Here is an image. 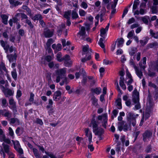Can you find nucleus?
<instances>
[{
  "instance_id": "nucleus-53",
  "label": "nucleus",
  "mask_w": 158,
  "mask_h": 158,
  "mask_svg": "<svg viewBox=\"0 0 158 158\" xmlns=\"http://www.w3.org/2000/svg\"><path fill=\"white\" fill-rule=\"evenodd\" d=\"M9 134V135L11 136L12 139L14 138V131L11 127H9L8 128Z\"/></svg>"
},
{
  "instance_id": "nucleus-1",
  "label": "nucleus",
  "mask_w": 158,
  "mask_h": 158,
  "mask_svg": "<svg viewBox=\"0 0 158 158\" xmlns=\"http://www.w3.org/2000/svg\"><path fill=\"white\" fill-rule=\"evenodd\" d=\"M127 122L124 121L118 123V129L120 131L123 130L125 132L128 130L131 131V124L133 127L136 126V124L135 115L133 113H127Z\"/></svg>"
},
{
  "instance_id": "nucleus-50",
  "label": "nucleus",
  "mask_w": 158,
  "mask_h": 158,
  "mask_svg": "<svg viewBox=\"0 0 158 158\" xmlns=\"http://www.w3.org/2000/svg\"><path fill=\"white\" fill-rule=\"evenodd\" d=\"M89 48V46L87 45L86 46H84L83 48V52L82 53L83 55L86 54V53L88 52V50Z\"/></svg>"
},
{
  "instance_id": "nucleus-56",
  "label": "nucleus",
  "mask_w": 158,
  "mask_h": 158,
  "mask_svg": "<svg viewBox=\"0 0 158 158\" xmlns=\"http://www.w3.org/2000/svg\"><path fill=\"white\" fill-rule=\"evenodd\" d=\"M148 40L147 39L144 40H141L139 41V43L141 46H144L148 43Z\"/></svg>"
},
{
  "instance_id": "nucleus-59",
  "label": "nucleus",
  "mask_w": 158,
  "mask_h": 158,
  "mask_svg": "<svg viewBox=\"0 0 158 158\" xmlns=\"http://www.w3.org/2000/svg\"><path fill=\"white\" fill-rule=\"evenodd\" d=\"M63 61H64L67 60H70V57L69 55L66 54L63 57H62Z\"/></svg>"
},
{
  "instance_id": "nucleus-6",
  "label": "nucleus",
  "mask_w": 158,
  "mask_h": 158,
  "mask_svg": "<svg viewBox=\"0 0 158 158\" xmlns=\"http://www.w3.org/2000/svg\"><path fill=\"white\" fill-rule=\"evenodd\" d=\"M54 32V30L53 29H44L43 34L45 37L49 38L53 36Z\"/></svg>"
},
{
  "instance_id": "nucleus-17",
  "label": "nucleus",
  "mask_w": 158,
  "mask_h": 158,
  "mask_svg": "<svg viewBox=\"0 0 158 158\" xmlns=\"http://www.w3.org/2000/svg\"><path fill=\"white\" fill-rule=\"evenodd\" d=\"M90 125V126H89L90 127L91 126V125L92 126L93 132H95L96 130H97L98 128V124L94 119H93L92 120Z\"/></svg>"
},
{
  "instance_id": "nucleus-3",
  "label": "nucleus",
  "mask_w": 158,
  "mask_h": 158,
  "mask_svg": "<svg viewBox=\"0 0 158 158\" xmlns=\"http://www.w3.org/2000/svg\"><path fill=\"white\" fill-rule=\"evenodd\" d=\"M0 43L6 53H8V51L10 53L14 51H15V48L12 46L10 47V45L7 44V41H5L2 40H1L0 41Z\"/></svg>"
},
{
  "instance_id": "nucleus-31",
  "label": "nucleus",
  "mask_w": 158,
  "mask_h": 158,
  "mask_svg": "<svg viewBox=\"0 0 158 158\" xmlns=\"http://www.w3.org/2000/svg\"><path fill=\"white\" fill-rule=\"evenodd\" d=\"M17 15L21 16V20L23 21L24 19H25V21L27 20H29V18L24 13H17Z\"/></svg>"
},
{
  "instance_id": "nucleus-60",
  "label": "nucleus",
  "mask_w": 158,
  "mask_h": 158,
  "mask_svg": "<svg viewBox=\"0 0 158 158\" xmlns=\"http://www.w3.org/2000/svg\"><path fill=\"white\" fill-rule=\"evenodd\" d=\"M135 19L133 17H132L130 19L128 20L127 23L129 25L132 23H134L135 22Z\"/></svg>"
},
{
  "instance_id": "nucleus-12",
  "label": "nucleus",
  "mask_w": 158,
  "mask_h": 158,
  "mask_svg": "<svg viewBox=\"0 0 158 158\" xmlns=\"http://www.w3.org/2000/svg\"><path fill=\"white\" fill-rule=\"evenodd\" d=\"M92 52V49H88V52L86 53V56L81 59V61L82 62H85L86 61L90 60L91 59V54L90 52Z\"/></svg>"
},
{
  "instance_id": "nucleus-30",
  "label": "nucleus",
  "mask_w": 158,
  "mask_h": 158,
  "mask_svg": "<svg viewBox=\"0 0 158 158\" xmlns=\"http://www.w3.org/2000/svg\"><path fill=\"white\" fill-rule=\"evenodd\" d=\"M141 20L144 23L148 25L149 20V17L147 15L142 17H141Z\"/></svg>"
},
{
  "instance_id": "nucleus-36",
  "label": "nucleus",
  "mask_w": 158,
  "mask_h": 158,
  "mask_svg": "<svg viewBox=\"0 0 158 158\" xmlns=\"http://www.w3.org/2000/svg\"><path fill=\"white\" fill-rule=\"evenodd\" d=\"M42 17L40 14H37L35 15L34 17L31 18V19L33 20L34 21L36 20H40L42 19Z\"/></svg>"
},
{
  "instance_id": "nucleus-26",
  "label": "nucleus",
  "mask_w": 158,
  "mask_h": 158,
  "mask_svg": "<svg viewBox=\"0 0 158 158\" xmlns=\"http://www.w3.org/2000/svg\"><path fill=\"white\" fill-rule=\"evenodd\" d=\"M95 135H102L104 133V129L101 128H98L97 130H96L95 132H93Z\"/></svg>"
},
{
  "instance_id": "nucleus-49",
  "label": "nucleus",
  "mask_w": 158,
  "mask_h": 158,
  "mask_svg": "<svg viewBox=\"0 0 158 158\" xmlns=\"http://www.w3.org/2000/svg\"><path fill=\"white\" fill-rule=\"evenodd\" d=\"M92 104L95 106L98 105V100L94 96H93L91 98Z\"/></svg>"
},
{
  "instance_id": "nucleus-27",
  "label": "nucleus",
  "mask_w": 158,
  "mask_h": 158,
  "mask_svg": "<svg viewBox=\"0 0 158 158\" xmlns=\"http://www.w3.org/2000/svg\"><path fill=\"white\" fill-rule=\"evenodd\" d=\"M137 51V48L135 47H131L129 51V55L131 56H134Z\"/></svg>"
},
{
  "instance_id": "nucleus-11",
  "label": "nucleus",
  "mask_w": 158,
  "mask_h": 158,
  "mask_svg": "<svg viewBox=\"0 0 158 158\" xmlns=\"http://www.w3.org/2000/svg\"><path fill=\"white\" fill-rule=\"evenodd\" d=\"M14 148L19 154H22L23 153V151L21 148L19 142L16 141V143L14 144Z\"/></svg>"
},
{
  "instance_id": "nucleus-21",
  "label": "nucleus",
  "mask_w": 158,
  "mask_h": 158,
  "mask_svg": "<svg viewBox=\"0 0 158 158\" xmlns=\"http://www.w3.org/2000/svg\"><path fill=\"white\" fill-rule=\"evenodd\" d=\"M124 42V40L123 38H118L115 42L116 44L117 43V46L118 48H120L123 46Z\"/></svg>"
},
{
  "instance_id": "nucleus-29",
  "label": "nucleus",
  "mask_w": 158,
  "mask_h": 158,
  "mask_svg": "<svg viewBox=\"0 0 158 158\" xmlns=\"http://www.w3.org/2000/svg\"><path fill=\"white\" fill-rule=\"evenodd\" d=\"M103 121L102 122V126L104 128H106V127L107 121V114H104L103 116Z\"/></svg>"
},
{
  "instance_id": "nucleus-13",
  "label": "nucleus",
  "mask_w": 158,
  "mask_h": 158,
  "mask_svg": "<svg viewBox=\"0 0 158 158\" xmlns=\"http://www.w3.org/2000/svg\"><path fill=\"white\" fill-rule=\"evenodd\" d=\"M8 0L10 5V7L11 8L16 7L19 5H21L22 3V2H20L18 1L15 0Z\"/></svg>"
},
{
  "instance_id": "nucleus-57",
  "label": "nucleus",
  "mask_w": 158,
  "mask_h": 158,
  "mask_svg": "<svg viewBox=\"0 0 158 158\" xmlns=\"http://www.w3.org/2000/svg\"><path fill=\"white\" fill-rule=\"evenodd\" d=\"M79 15L81 16H84L86 14V12L84 10L81 9H80L79 10Z\"/></svg>"
},
{
  "instance_id": "nucleus-39",
  "label": "nucleus",
  "mask_w": 158,
  "mask_h": 158,
  "mask_svg": "<svg viewBox=\"0 0 158 158\" xmlns=\"http://www.w3.org/2000/svg\"><path fill=\"white\" fill-rule=\"evenodd\" d=\"M2 70L6 73L7 72V70L5 67V64L3 62H1L0 63V71L2 72Z\"/></svg>"
},
{
  "instance_id": "nucleus-61",
  "label": "nucleus",
  "mask_w": 158,
  "mask_h": 158,
  "mask_svg": "<svg viewBox=\"0 0 158 158\" xmlns=\"http://www.w3.org/2000/svg\"><path fill=\"white\" fill-rule=\"evenodd\" d=\"M45 60L48 62H51V61L53 59L51 56H47L45 57Z\"/></svg>"
},
{
  "instance_id": "nucleus-25",
  "label": "nucleus",
  "mask_w": 158,
  "mask_h": 158,
  "mask_svg": "<svg viewBox=\"0 0 158 158\" xmlns=\"http://www.w3.org/2000/svg\"><path fill=\"white\" fill-rule=\"evenodd\" d=\"M6 97L9 96H12L14 94V92L10 89H7L4 93Z\"/></svg>"
},
{
  "instance_id": "nucleus-23",
  "label": "nucleus",
  "mask_w": 158,
  "mask_h": 158,
  "mask_svg": "<svg viewBox=\"0 0 158 158\" xmlns=\"http://www.w3.org/2000/svg\"><path fill=\"white\" fill-rule=\"evenodd\" d=\"M124 78L123 77H120L119 80V85L121 88L123 90L126 89V86L124 83Z\"/></svg>"
},
{
  "instance_id": "nucleus-22",
  "label": "nucleus",
  "mask_w": 158,
  "mask_h": 158,
  "mask_svg": "<svg viewBox=\"0 0 158 158\" xmlns=\"http://www.w3.org/2000/svg\"><path fill=\"white\" fill-rule=\"evenodd\" d=\"M0 17L2 19V22L5 25H7L8 16L6 15L2 14L0 15Z\"/></svg>"
},
{
  "instance_id": "nucleus-52",
  "label": "nucleus",
  "mask_w": 158,
  "mask_h": 158,
  "mask_svg": "<svg viewBox=\"0 0 158 158\" xmlns=\"http://www.w3.org/2000/svg\"><path fill=\"white\" fill-rule=\"evenodd\" d=\"M61 92L60 91H57L54 93L53 96L56 97H58V98H59V99H60L61 96Z\"/></svg>"
},
{
  "instance_id": "nucleus-28",
  "label": "nucleus",
  "mask_w": 158,
  "mask_h": 158,
  "mask_svg": "<svg viewBox=\"0 0 158 158\" xmlns=\"http://www.w3.org/2000/svg\"><path fill=\"white\" fill-rule=\"evenodd\" d=\"M77 11V10L76 9H75L72 11V18L73 19H76L78 18L79 16Z\"/></svg>"
},
{
  "instance_id": "nucleus-55",
  "label": "nucleus",
  "mask_w": 158,
  "mask_h": 158,
  "mask_svg": "<svg viewBox=\"0 0 158 158\" xmlns=\"http://www.w3.org/2000/svg\"><path fill=\"white\" fill-rule=\"evenodd\" d=\"M89 82L90 83V86L92 87L95 85L97 82V80L96 79H94L92 80L89 81Z\"/></svg>"
},
{
  "instance_id": "nucleus-20",
  "label": "nucleus",
  "mask_w": 158,
  "mask_h": 158,
  "mask_svg": "<svg viewBox=\"0 0 158 158\" xmlns=\"http://www.w3.org/2000/svg\"><path fill=\"white\" fill-rule=\"evenodd\" d=\"M147 60V58L146 57H143L142 60L139 63V65L141 69H144L145 68V65L146 64V61Z\"/></svg>"
},
{
  "instance_id": "nucleus-47",
  "label": "nucleus",
  "mask_w": 158,
  "mask_h": 158,
  "mask_svg": "<svg viewBox=\"0 0 158 158\" xmlns=\"http://www.w3.org/2000/svg\"><path fill=\"white\" fill-rule=\"evenodd\" d=\"M72 64V62L70 60L64 61V66L67 67H71Z\"/></svg>"
},
{
  "instance_id": "nucleus-4",
  "label": "nucleus",
  "mask_w": 158,
  "mask_h": 158,
  "mask_svg": "<svg viewBox=\"0 0 158 158\" xmlns=\"http://www.w3.org/2000/svg\"><path fill=\"white\" fill-rule=\"evenodd\" d=\"M66 69V68H64L56 71V73L57 75L56 79V81L57 83H58L60 82V78H64V77L66 76V74L67 72Z\"/></svg>"
},
{
  "instance_id": "nucleus-40",
  "label": "nucleus",
  "mask_w": 158,
  "mask_h": 158,
  "mask_svg": "<svg viewBox=\"0 0 158 158\" xmlns=\"http://www.w3.org/2000/svg\"><path fill=\"white\" fill-rule=\"evenodd\" d=\"M135 70L136 74L137 76L140 78L141 79L142 78V76H143V74L142 72L141 71L139 70L137 67H136V68L135 69Z\"/></svg>"
},
{
  "instance_id": "nucleus-38",
  "label": "nucleus",
  "mask_w": 158,
  "mask_h": 158,
  "mask_svg": "<svg viewBox=\"0 0 158 158\" xmlns=\"http://www.w3.org/2000/svg\"><path fill=\"white\" fill-rule=\"evenodd\" d=\"M11 76L15 81L17 80V74L16 72V69H14L11 72Z\"/></svg>"
},
{
  "instance_id": "nucleus-16",
  "label": "nucleus",
  "mask_w": 158,
  "mask_h": 158,
  "mask_svg": "<svg viewBox=\"0 0 158 158\" xmlns=\"http://www.w3.org/2000/svg\"><path fill=\"white\" fill-rule=\"evenodd\" d=\"M10 118H7V119L8 121H10V124L15 123L16 125H19L20 124V121L18 118H12L10 119Z\"/></svg>"
},
{
  "instance_id": "nucleus-2",
  "label": "nucleus",
  "mask_w": 158,
  "mask_h": 158,
  "mask_svg": "<svg viewBox=\"0 0 158 158\" xmlns=\"http://www.w3.org/2000/svg\"><path fill=\"white\" fill-rule=\"evenodd\" d=\"M139 94L135 89L133 92L132 100L133 102L136 104L135 107L136 110H138L141 108L139 103Z\"/></svg>"
},
{
  "instance_id": "nucleus-62",
  "label": "nucleus",
  "mask_w": 158,
  "mask_h": 158,
  "mask_svg": "<svg viewBox=\"0 0 158 158\" xmlns=\"http://www.w3.org/2000/svg\"><path fill=\"white\" fill-rule=\"evenodd\" d=\"M134 34V30H132V31H131L128 33L127 35V38H130L132 37L133 36Z\"/></svg>"
},
{
  "instance_id": "nucleus-58",
  "label": "nucleus",
  "mask_w": 158,
  "mask_h": 158,
  "mask_svg": "<svg viewBox=\"0 0 158 158\" xmlns=\"http://www.w3.org/2000/svg\"><path fill=\"white\" fill-rule=\"evenodd\" d=\"M107 31L104 28H102L100 30V36L103 37V36L106 34Z\"/></svg>"
},
{
  "instance_id": "nucleus-15",
  "label": "nucleus",
  "mask_w": 158,
  "mask_h": 158,
  "mask_svg": "<svg viewBox=\"0 0 158 158\" xmlns=\"http://www.w3.org/2000/svg\"><path fill=\"white\" fill-rule=\"evenodd\" d=\"M19 15H17V13L15 15L14 17L12 18V19H10L9 21V23L10 24V27H12L13 26V22L14 23H19L18 21L19 20L17 18V17H19Z\"/></svg>"
},
{
  "instance_id": "nucleus-43",
  "label": "nucleus",
  "mask_w": 158,
  "mask_h": 158,
  "mask_svg": "<svg viewBox=\"0 0 158 158\" xmlns=\"http://www.w3.org/2000/svg\"><path fill=\"white\" fill-rule=\"evenodd\" d=\"M11 106H10V108L11 109L13 112L14 113V114H15L17 112V108L16 106V104L11 105Z\"/></svg>"
},
{
  "instance_id": "nucleus-14",
  "label": "nucleus",
  "mask_w": 158,
  "mask_h": 158,
  "mask_svg": "<svg viewBox=\"0 0 158 158\" xmlns=\"http://www.w3.org/2000/svg\"><path fill=\"white\" fill-rule=\"evenodd\" d=\"M85 135L88 137V141L89 143L90 144L92 142V134L91 132L89 131L88 128H86L85 129Z\"/></svg>"
},
{
  "instance_id": "nucleus-45",
  "label": "nucleus",
  "mask_w": 158,
  "mask_h": 158,
  "mask_svg": "<svg viewBox=\"0 0 158 158\" xmlns=\"http://www.w3.org/2000/svg\"><path fill=\"white\" fill-rule=\"evenodd\" d=\"M54 42V41L52 38H50L48 39L46 43V45L47 47H50L51 46V45Z\"/></svg>"
},
{
  "instance_id": "nucleus-51",
  "label": "nucleus",
  "mask_w": 158,
  "mask_h": 158,
  "mask_svg": "<svg viewBox=\"0 0 158 158\" xmlns=\"http://www.w3.org/2000/svg\"><path fill=\"white\" fill-rule=\"evenodd\" d=\"M148 94L147 98V100L148 102L149 103H151L152 102V98L151 94L149 90L148 91Z\"/></svg>"
},
{
  "instance_id": "nucleus-19",
  "label": "nucleus",
  "mask_w": 158,
  "mask_h": 158,
  "mask_svg": "<svg viewBox=\"0 0 158 158\" xmlns=\"http://www.w3.org/2000/svg\"><path fill=\"white\" fill-rule=\"evenodd\" d=\"M45 153L46 155L49 156L50 158H62L64 156L63 155H62L56 156L52 152L45 151Z\"/></svg>"
},
{
  "instance_id": "nucleus-41",
  "label": "nucleus",
  "mask_w": 158,
  "mask_h": 158,
  "mask_svg": "<svg viewBox=\"0 0 158 158\" xmlns=\"http://www.w3.org/2000/svg\"><path fill=\"white\" fill-rule=\"evenodd\" d=\"M71 13V10H68L67 11L65 12L64 15V17L67 19H70Z\"/></svg>"
},
{
  "instance_id": "nucleus-34",
  "label": "nucleus",
  "mask_w": 158,
  "mask_h": 158,
  "mask_svg": "<svg viewBox=\"0 0 158 158\" xmlns=\"http://www.w3.org/2000/svg\"><path fill=\"white\" fill-rule=\"evenodd\" d=\"M25 23H26L28 25L31 30H35L34 27L33 25L32 24L31 21V19L30 18H29V20H27V21H26L25 22Z\"/></svg>"
},
{
  "instance_id": "nucleus-9",
  "label": "nucleus",
  "mask_w": 158,
  "mask_h": 158,
  "mask_svg": "<svg viewBox=\"0 0 158 158\" xmlns=\"http://www.w3.org/2000/svg\"><path fill=\"white\" fill-rule=\"evenodd\" d=\"M6 57L8 59L9 62L10 63H11L13 62L14 61H15L17 59V55L16 53L15 52L14 54H7Z\"/></svg>"
},
{
  "instance_id": "nucleus-18",
  "label": "nucleus",
  "mask_w": 158,
  "mask_h": 158,
  "mask_svg": "<svg viewBox=\"0 0 158 158\" xmlns=\"http://www.w3.org/2000/svg\"><path fill=\"white\" fill-rule=\"evenodd\" d=\"M2 145L3 147L4 152L7 153L8 155L12 153L10 150V147L9 145L4 143H3Z\"/></svg>"
},
{
  "instance_id": "nucleus-44",
  "label": "nucleus",
  "mask_w": 158,
  "mask_h": 158,
  "mask_svg": "<svg viewBox=\"0 0 158 158\" xmlns=\"http://www.w3.org/2000/svg\"><path fill=\"white\" fill-rule=\"evenodd\" d=\"M62 54L61 52H59L56 55V59L58 61L61 62L63 61Z\"/></svg>"
},
{
  "instance_id": "nucleus-7",
  "label": "nucleus",
  "mask_w": 158,
  "mask_h": 158,
  "mask_svg": "<svg viewBox=\"0 0 158 158\" xmlns=\"http://www.w3.org/2000/svg\"><path fill=\"white\" fill-rule=\"evenodd\" d=\"M12 115L10 111L6 109L0 110V117L1 115L7 118H10Z\"/></svg>"
},
{
  "instance_id": "nucleus-64",
  "label": "nucleus",
  "mask_w": 158,
  "mask_h": 158,
  "mask_svg": "<svg viewBox=\"0 0 158 158\" xmlns=\"http://www.w3.org/2000/svg\"><path fill=\"white\" fill-rule=\"evenodd\" d=\"M19 35L22 36H24L25 34V31L23 29H20L18 32Z\"/></svg>"
},
{
  "instance_id": "nucleus-63",
  "label": "nucleus",
  "mask_w": 158,
  "mask_h": 158,
  "mask_svg": "<svg viewBox=\"0 0 158 158\" xmlns=\"http://www.w3.org/2000/svg\"><path fill=\"white\" fill-rule=\"evenodd\" d=\"M151 9L152 13H156L157 12L156 6H152L151 8Z\"/></svg>"
},
{
  "instance_id": "nucleus-32",
  "label": "nucleus",
  "mask_w": 158,
  "mask_h": 158,
  "mask_svg": "<svg viewBox=\"0 0 158 158\" xmlns=\"http://www.w3.org/2000/svg\"><path fill=\"white\" fill-rule=\"evenodd\" d=\"M82 73H83V78L81 81V83L83 85H85L87 82V78L86 73L84 70H82Z\"/></svg>"
},
{
  "instance_id": "nucleus-37",
  "label": "nucleus",
  "mask_w": 158,
  "mask_h": 158,
  "mask_svg": "<svg viewBox=\"0 0 158 158\" xmlns=\"http://www.w3.org/2000/svg\"><path fill=\"white\" fill-rule=\"evenodd\" d=\"M115 102L117 103L116 106H118V108L119 109H121L122 108L121 99L120 98L117 99Z\"/></svg>"
},
{
  "instance_id": "nucleus-42",
  "label": "nucleus",
  "mask_w": 158,
  "mask_h": 158,
  "mask_svg": "<svg viewBox=\"0 0 158 158\" xmlns=\"http://www.w3.org/2000/svg\"><path fill=\"white\" fill-rule=\"evenodd\" d=\"M102 89L100 88H96L94 89H92L91 91L97 94H99L101 92Z\"/></svg>"
},
{
  "instance_id": "nucleus-8",
  "label": "nucleus",
  "mask_w": 158,
  "mask_h": 158,
  "mask_svg": "<svg viewBox=\"0 0 158 158\" xmlns=\"http://www.w3.org/2000/svg\"><path fill=\"white\" fill-rule=\"evenodd\" d=\"M152 134V132L149 130H147L145 131L143 134V141L145 142L147 138H149L151 137Z\"/></svg>"
},
{
  "instance_id": "nucleus-5",
  "label": "nucleus",
  "mask_w": 158,
  "mask_h": 158,
  "mask_svg": "<svg viewBox=\"0 0 158 158\" xmlns=\"http://www.w3.org/2000/svg\"><path fill=\"white\" fill-rule=\"evenodd\" d=\"M53 102L51 99H49L48 103L46 106V108L48 110V113L49 115H51L54 112V107L52 106Z\"/></svg>"
},
{
  "instance_id": "nucleus-46",
  "label": "nucleus",
  "mask_w": 158,
  "mask_h": 158,
  "mask_svg": "<svg viewBox=\"0 0 158 158\" xmlns=\"http://www.w3.org/2000/svg\"><path fill=\"white\" fill-rule=\"evenodd\" d=\"M2 106L3 108L6 107L8 105L6 100L5 98L2 99Z\"/></svg>"
},
{
  "instance_id": "nucleus-35",
  "label": "nucleus",
  "mask_w": 158,
  "mask_h": 158,
  "mask_svg": "<svg viewBox=\"0 0 158 158\" xmlns=\"http://www.w3.org/2000/svg\"><path fill=\"white\" fill-rule=\"evenodd\" d=\"M22 8L26 10L27 12V15H29L30 16L31 15V10L28 6L25 5H23Z\"/></svg>"
},
{
  "instance_id": "nucleus-54",
  "label": "nucleus",
  "mask_w": 158,
  "mask_h": 158,
  "mask_svg": "<svg viewBox=\"0 0 158 158\" xmlns=\"http://www.w3.org/2000/svg\"><path fill=\"white\" fill-rule=\"evenodd\" d=\"M139 4V2L137 1H134L133 6L132 10H135L137 7L138 6Z\"/></svg>"
},
{
  "instance_id": "nucleus-33",
  "label": "nucleus",
  "mask_w": 158,
  "mask_h": 158,
  "mask_svg": "<svg viewBox=\"0 0 158 158\" xmlns=\"http://www.w3.org/2000/svg\"><path fill=\"white\" fill-rule=\"evenodd\" d=\"M32 150L36 158H42L40 154L39 153L38 150L37 149L33 148Z\"/></svg>"
},
{
  "instance_id": "nucleus-24",
  "label": "nucleus",
  "mask_w": 158,
  "mask_h": 158,
  "mask_svg": "<svg viewBox=\"0 0 158 158\" xmlns=\"http://www.w3.org/2000/svg\"><path fill=\"white\" fill-rule=\"evenodd\" d=\"M158 46V43L157 42H154L148 44L146 47V49L148 50L150 48H155Z\"/></svg>"
},
{
  "instance_id": "nucleus-48",
  "label": "nucleus",
  "mask_w": 158,
  "mask_h": 158,
  "mask_svg": "<svg viewBox=\"0 0 158 158\" xmlns=\"http://www.w3.org/2000/svg\"><path fill=\"white\" fill-rule=\"evenodd\" d=\"M150 32L152 36L154 38L157 39L158 38V34L157 32L156 33L154 32L153 30L152 29L150 30Z\"/></svg>"
},
{
  "instance_id": "nucleus-10",
  "label": "nucleus",
  "mask_w": 158,
  "mask_h": 158,
  "mask_svg": "<svg viewBox=\"0 0 158 158\" xmlns=\"http://www.w3.org/2000/svg\"><path fill=\"white\" fill-rule=\"evenodd\" d=\"M80 35L82 37L81 38V39L84 40L86 36L85 28L84 27H81V29H80L79 31L77 33V35Z\"/></svg>"
}]
</instances>
